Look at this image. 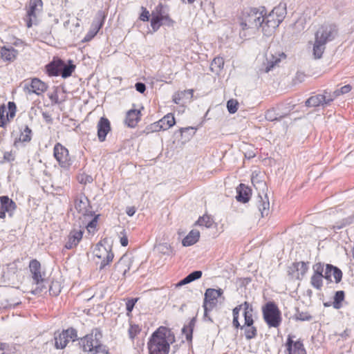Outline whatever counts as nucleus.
I'll use <instances>...</instances> for the list:
<instances>
[{
	"label": "nucleus",
	"instance_id": "423d86ee",
	"mask_svg": "<svg viewBox=\"0 0 354 354\" xmlns=\"http://www.w3.org/2000/svg\"><path fill=\"white\" fill-rule=\"evenodd\" d=\"M245 312H243V317L245 319L244 324L241 326V330H244L245 336L247 339L254 338L257 335V330L253 326V308L248 301H245Z\"/></svg>",
	"mask_w": 354,
	"mask_h": 354
},
{
	"label": "nucleus",
	"instance_id": "de8ad7c7",
	"mask_svg": "<svg viewBox=\"0 0 354 354\" xmlns=\"http://www.w3.org/2000/svg\"><path fill=\"white\" fill-rule=\"evenodd\" d=\"M78 180L81 184H87L93 182V177L87 174H82L78 177Z\"/></svg>",
	"mask_w": 354,
	"mask_h": 354
},
{
	"label": "nucleus",
	"instance_id": "a18cd8bd",
	"mask_svg": "<svg viewBox=\"0 0 354 354\" xmlns=\"http://www.w3.org/2000/svg\"><path fill=\"white\" fill-rule=\"evenodd\" d=\"M97 218H98V215L95 216L94 218H93L91 219V221H90L88 223V224L86 225V228L89 232H95L96 225H97Z\"/></svg>",
	"mask_w": 354,
	"mask_h": 354
},
{
	"label": "nucleus",
	"instance_id": "0eeeda50",
	"mask_svg": "<svg viewBox=\"0 0 354 354\" xmlns=\"http://www.w3.org/2000/svg\"><path fill=\"white\" fill-rule=\"evenodd\" d=\"M43 3L41 0H30L26 7V16L25 20L26 26L30 28L38 23V17L42 11Z\"/></svg>",
	"mask_w": 354,
	"mask_h": 354
},
{
	"label": "nucleus",
	"instance_id": "680f3d73",
	"mask_svg": "<svg viewBox=\"0 0 354 354\" xmlns=\"http://www.w3.org/2000/svg\"><path fill=\"white\" fill-rule=\"evenodd\" d=\"M351 88H352V87L350 84H346V85L342 86V88H340L339 91L342 95H344V94H346V93H348V92H350L351 91Z\"/></svg>",
	"mask_w": 354,
	"mask_h": 354
},
{
	"label": "nucleus",
	"instance_id": "f3484780",
	"mask_svg": "<svg viewBox=\"0 0 354 354\" xmlns=\"http://www.w3.org/2000/svg\"><path fill=\"white\" fill-rule=\"evenodd\" d=\"M15 203L6 196H0V218L6 217V212H8L10 216L15 209Z\"/></svg>",
	"mask_w": 354,
	"mask_h": 354
},
{
	"label": "nucleus",
	"instance_id": "ddd939ff",
	"mask_svg": "<svg viewBox=\"0 0 354 354\" xmlns=\"http://www.w3.org/2000/svg\"><path fill=\"white\" fill-rule=\"evenodd\" d=\"M223 291L221 288L218 290L208 288L206 290L203 303L205 317L207 316V311L212 310V308L216 304L217 298L219 297L223 294Z\"/></svg>",
	"mask_w": 354,
	"mask_h": 354
},
{
	"label": "nucleus",
	"instance_id": "a878e982",
	"mask_svg": "<svg viewBox=\"0 0 354 354\" xmlns=\"http://www.w3.org/2000/svg\"><path fill=\"white\" fill-rule=\"evenodd\" d=\"M1 58L5 62H13L18 54V51L13 47L3 46L0 50Z\"/></svg>",
	"mask_w": 354,
	"mask_h": 354
},
{
	"label": "nucleus",
	"instance_id": "f704fd0d",
	"mask_svg": "<svg viewBox=\"0 0 354 354\" xmlns=\"http://www.w3.org/2000/svg\"><path fill=\"white\" fill-rule=\"evenodd\" d=\"M344 299V292L342 290L337 291L334 296L333 306L335 309H339L342 307V302Z\"/></svg>",
	"mask_w": 354,
	"mask_h": 354
},
{
	"label": "nucleus",
	"instance_id": "9d476101",
	"mask_svg": "<svg viewBox=\"0 0 354 354\" xmlns=\"http://www.w3.org/2000/svg\"><path fill=\"white\" fill-rule=\"evenodd\" d=\"M281 57H285L284 53H277L270 46L265 54V61L260 70L268 73L281 61Z\"/></svg>",
	"mask_w": 354,
	"mask_h": 354
},
{
	"label": "nucleus",
	"instance_id": "f03ea898",
	"mask_svg": "<svg viewBox=\"0 0 354 354\" xmlns=\"http://www.w3.org/2000/svg\"><path fill=\"white\" fill-rule=\"evenodd\" d=\"M175 342L174 333L168 328L160 326L154 331L147 343L149 354H168L170 344Z\"/></svg>",
	"mask_w": 354,
	"mask_h": 354
},
{
	"label": "nucleus",
	"instance_id": "a19ab883",
	"mask_svg": "<svg viewBox=\"0 0 354 354\" xmlns=\"http://www.w3.org/2000/svg\"><path fill=\"white\" fill-rule=\"evenodd\" d=\"M224 65V60L222 57H216L213 59L211 64V68L212 71L216 68V71H219Z\"/></svg>",
	"mask_w": 354,
	"mask_h": 354
},
{
	"label": "nucleus",
	"instance_id": "4468645a",
	"mask_svg": "<svg viewBox=\"0 0 354 354\" xmlns=\"http://www.w3.org/2000/svg\"><path fill=\"white\" fill-rule=\"evenodd\" d=\"M23 89L26 95L34 93L39 95L46 91L47 86L38 78H33L30 81H27L24 83Z\"/></svg>",
	"mask_w": 354,
	"mask_h": 354
},
{
	"label": "nucleus",
	"instance_id": "cd10ccee",
	"mask_svg": "<svg viewBox=\"0 0 354 354\" xmlns=\"http://www.w3.org/2000/svg\"><path fill=\"white\" fill-rule=\"evenodd\" d=\"M62 59H54L46 66V71L50 76H58L60 72Z\"/></svg>",
	"mask_w": 354,
	"mask_h": 354
},
{
	"label": "nucleus",
	"instance_id": "b1692460",
	"mask_svg": "<svg viewBox=\"0 0 354 354\" xmlns=\"http://www.w3.org/2000/svg\"><path fill=\"white\" fill-rule=\"evenodd\" d=\"M88 207V200L84 195H80L75 199V208L79 212L82 214L84 216H87L89 210Z\"/></svg>",
	"mask_w": 354,
	"mask_h": 354
},
{
	"label": "nucleus",
	"instance_id": "7ed1b4c3",
	"mask_svg": "<svg viewBox=\"0 0 354 354\" xmlns=\"http://www.w3.org/2000/svg\"><path fill=\"white\" fill-rule=\"evenodd\" d=\"M337 34V29L334 25L322 26L315 33V41L313 52L315 59L322 57L326 43L333 41Z\"/></svg>",
	"mask_w": 354,
	"mask_h": 354
},
{
	"label": "nucleus",
	"instance_id": "473e14b6",
	"mask_svg": "<svg viewBox=\"0 0 354 354\" xmlns=\"http://www.w3.org/2000/svg\"><path fill=\"white\" fill-rule=\"evenodd\" d=\"M245 302L241 305H239L237 306H236L234 309H233V321H232V324H233V326L236 328H240L241 329V326L239 322V312L240 311H243L245 312Z\"/></svg>",
	"mask_w": 354,
	"mask_h": 354
},
{
	"label": "nucleus",
	"instance_id": "052dcab7",
	"mask_svg": "<svg viewBox=\"0 0 354 354\" xmlns=\"http://www.w3.org/2000/svg\"><path fill=\"white\" fill-rule=\"evenodd\" d=\"M140 19L142 21H147L149 19V12L146 9L143 10L142 14L140 16Z\"/></svg>",
	"mask_w": 354,
	"mask_h": 354
},
{
	"label": "nucleus",
	"instance_id": "393cba45",
	"mask_svg": "<svg viewBox=\"0 0 354 354\" xmlns=\"http://www.w3.org/2000/svg\"><path fill=\"white\" fill-rule=\"evenodd\" d=\"M251 189L244 184H240L236 189L237 195L236 198L238 201L247 203L251 196Z\"/></svg>",
	"mask_w": 354,
	"mask_h": 354
},
{
	"label": "nucleus",
	"instance_id": "0e129e2a",
	"mask_svg": "<svg viewBox=\"0 0 354 354\" xmlns=\"http://www.w3.org/2000/svg\"><path fill=\"white\" fill-rule=\"evenodd\" d=\"M6 122V119L4 118L3 111H0V127H3Z\"/></svg>",
	"mask_w": 354,
	"mask_h": 354
},
{
	"label": "nucleus",
	"instance_id": "13d9d810",
	"mask_svg": "<svg viewBox=\"0 0 354 354\" xmlns=\"http://www.w3.org/2000/svg\"><path fill=\"white\" fill-rule=\"evenodd\" d=\"M3 159L6 162H11L15 160V156L12 151H6L3 154Z\"/></svg>",
	"mask_w": 354,
	"mask_h": 354
},
{
	"label": "nucleus",
	"instance_id": "6e6d98bb",
	"mask_svg": "<svg viewBox=\"0 0 354 354\" xmlns=\"http://www.w3.org/2000/svg\"><path fill=\"white\" fill-rule=\"evenodd\" d=\"M294 342L290 336L288 337L286 342V346H287V354H292V346H294Z\"/></svg>",
	"mask_w": 354,
	"mask_h": 354
},
{
	"label": "nucleus",
	"instance_id": "bf43d9fd",
	"mask_svg": "<svg viewBox=\"0 0 354 354\" xmlns=\"http://www.w3.org/2000/svg\"><path fill=\"white\" fill-rule=\"evenodd\" d=\"M135 88L136 91L140 93H143L146 90L145 84L142 82H137L135 85Z\"/></svg>",
	"mask_w": 354,
	"mask_h": 354
},
{
	"label": "nucleus",
	"instance_id": "5fc2aeb1",
	"mask_svg": "<svg viewBox=\"0 0 354 354\" xmlns=\"http://www.w3.org/2000/svg\"><path fill=\"white\" fill-rule=\"evenodd\" d=\"M60 292V290L58 287L57 283H53L52 286H50L49 292L50 295L57 296Z\"/></svg>",
	"mask_w": 354,
	"mask_h": 354
},
{
	"label": "nucleus",
	"instance_id": "e2e57ef3",
	"mask_svg": "<svg viewBox=\"0 0 354 354\" xmlns=\"http://www.w3.org/2000/svg\"><path fill=\"white\" fill-rule=\"evenodd\" d=\"M42 117L45 120V121L48 123L52 122V118L50 115L47 112H43L42 113Z\"/></svg>",
	"mask_w": 354,
	"mask_h": 354
},
{
	"label": "nucleus",
	"instance_id": "4d7b16f0",
	"mask_svg": "<svg viewBox=\"0 0 354 354\" xmlns=\"http://www.w3.org/2000/svg\"><path fill=\"white\" fill-rule=\"evenodd\" d=\"M120 234H121V236H120V244L125 247L128 245V238H127V233L124 230H123L122 232H120Z\"/></svg>",
	"mask_w": 354,
	"mask_h": 354
},
{
	"label": "nucleus",
	"instance_id": "f8f14e48",
	"mask_svg": "<svg viewBox=\"0 0 354 354\" xmlns=\"http://www.w3.org/2000/svg\"><path fill=\"white\" fill-rule=\"evenodd\" d=\"M77 337V332L73 328L63 330L58 335H55V346L57 349H62L70 341L74 342Z\"/></svg>",
	"mask_w": 354,
	"mask_h": 354
},
{
	"label": "nucleus",
	"instance_id": "338daca9",
	"mask_svg": "<svg viewBox=\"0 0 354 354\" xmlns=\"http://www.w3.org/2000/svg\"><path fill=\"white\" fill-rule=\"evenodd\" d=\"M180 100V97H174L173 98V101H174L176 104H179Z\"/></svg>",
	"mask_w": 354,
	"mask_h": 354
},
{
	"label": "nucleus",
	"instance_id": "bb28decb",
	"mask_svg": "<svg viewBox=\"0 0 354 354\" xmlns=\"http://www.w3.org/2000/svg\"><path fill=\"white\" fill-rule=\"evenodd\" d=\"M140 119V111L136 109L129 110L126 115L125 122L131 128L135 127Z\"/></svg>",
	"mask_w": 354,
	"mask_h": 354
},
{
	"label": "nucleus",
	"instance_id": "603ef678",
	"mask_svg": "<svg viewBox=\"0 0 354 354\" xmlns=\"http://www.w3.org/2000/svg\"><path fill=\"white\" fill-rule=\"evenodd\" d=\"M158 250L160 252L169 254L170 251V247L167 243H160L158 245Z\"/></svg>",
	"mask_w": 354,
	"mask_h": 354
},
{
	"label": "nucleus",
	"instance_id": "c85d7f7f",
	"mask_svg": "<svg viewBox=\"0 0 354 354\" xmlns=\"http://www.w3.org/2000/svg\"><path fill=\"white\" fill-rule=\"evenodd\" d=\"M257 206L262 217L268 215L270 203L266 194L264 195V198L260 195L259 196Z\"/></svg>",
	"mask_w": 354,
	"mask_h": 354
},
{
	"label": "nucleus",
	"instance_id": "39448f33",
	"mask_svg": "<svg viewBox=\"0 0 354 354\" xmlns=\"http://www.w3.org/2000/svg\"><path fill=\"white\" fill-rule=\"evenodd\" d=\"M29 268L32 274L33 283L37 285V287L32 290V292L34 295L39 294L43 291L44 289L46 288V286L44 285L45 273L41 271V264L36 259L30 261Z\"/></svg>",
	"mask_w": 354,
	"mask_h": 354
},
{
	"label": "nucleus",
	"instance_id": "e433bc0d",
	"mask_svg": "<svg viewBox=\"0 0 354 354\" xmlns=\"http://www.w3.org/2000/svg\"><path fill=\"white\" fill-rule=\"evenodd\" d=\"M283 116L277 113L274 109H271L266 112L265 118L269 121H275L281 120Z\"/></svg>",
	"mask_w": 354,
	"mask_h": 354
},
{
	"label": "nucleus",
	"instance_id": "69168bd1",
	"mask_svg": "<svg viewBox=\"0 0 354 354\" xmlns=\"http://www.w3.org/2000/svg\"><path fill=\"white\" fill-rule=\"evenodd\" d=\"M135 212L136 211L133 207L129 208L127 211V214L130 216H132L135 214Z\"/></svg>",
	"mask_w": 354,
	"mask_h": 354
},
{
	"label": "nucleus",
	"instance_id": "58836bf2",
	"mask_svg": "<svg viewBox=\"0 0 354 354\" xmlns=\"http://www.w3.org/2000/svg\"><path fill=\"white\" fill-rule=\"evenodd\" d=\"M31 129L26 126L24 131L21 133L19 136V140L21 142H29L31 140Z\"/></svg>",
	"mask_w": 354,
	"mask_h": 354
},
{
	"label": "nucleus",
	"instance_id": "c03bdc74",
	"mask_svg": "<svg viewBox=\"0 0 354 354\" xmlns=\"http://www.w3.org/2000/svg\"><path fill=\"white\" fill-rule=\"evenodd\" d=\"M165 24L162 21L160 20L157 17H151V26L153 32L157 31L162 24Z\"/></svg>",
	"mask_w": 354,
	"mask_h": 354
},
{
	"label": "nucleus",
	"instance_id": "20e7f679",
	"mask_svg": "<svg viewBox=\"0 0 354 354\" xmlns=\"http://www.w3.org/2000/svg\"><path fill=\"white\" fill-rule=\"evenodd\" d=\"M263 317L270 328H277L281 322V312L272 301L268 302L262 308Z\"/></svg>",
	"mask_w": 354,
	"mask_h": 354
},
{
	"label": "nucleus",
	"instance_id": "c9c22d12",
	"mask_svg": "<svg viewBox=\"0 0 354 354\" xmlns=\"http://www.w3.org/2000/svg\"><path fill=\"white\" fill-rule=\"evenodd\" d=\"M214 223L213 218L209 215H203L200 217L196 222V224L200 226H205L207 228H209Z\"/></svg>",
	"mask_w": 354,
	"mask_h": 354
},
{
	"label": "nucleus",
	"instance_id": "7c9ffc66",
	"mask_svg": "<svg viewBox=\"0 0 354 354\" xmlns=\"http://www.w3.org/2000/svg\"><path fill=\"white\" fill-rule=\"evenodd\" d=\"M202 272L201 270H196L190 274H189L187 277H185L183 279L180 280L177 284L176 286H182L183 285L189 283L196 279H200L202 277Z\"/></svg>",
	"mask_w": 354,
	"mask_h": 354
},
{
	"label": "nucleus",
	"instance_id": "dca6fc26",
	"mask_svg": "<svg viewBox=\"0 0 354 354\" xmlns=\"http://www.w3.org/2000/svg\"><path fill=\"white\" fill-rule=\"evenodd\" d=\"M175 124V118L172 114H167L165 115L158 122H155L151 126V129L153 131H158L160 130L165 131Z\"/></svg>",
	"mask_w": 354,
	"mask_h": 354
},
{
	"label": "nucleus",
	"instance_id": "6e6552de",
	"mask_svg": "<svg viewBox=\"0 0 354 354\" xmlns=\"http://www.w3.org/2000/svg\"><path fill=\"white\" fill-rule=\"evenodd\" d=\"M94 256L98 259L97 263L100 264V269H103L112 261L113 254L110 249H107L101 243H97L93 250Z\"/></svg>",
	"mask_w": 354,
	"mask_h": 354
},
{
	"label": "nucleus",
	"instance_id": "f257e3e1",
	"mask_svg": "<svg viewBox=\"0 0 354 354\" xmlns=\"http://www.w3.org/2000/svg\"><path fill=\"white\" fill-rule=\"evenodd\" d=\"M263 12V10L259 11L257 8L244 11L240 23L242 30H256L261 27L265 35H271L286 17V4L280 3L268 15L265 16Z\"/></svg>",
	"mask_w": 354,
	"mask_h": 354
},
{
	"label": "nucleus",
	"instance_id": "4be33fe9",
	"mask_svg": "<svg viewBox=\"0 0 354 354\" xmlns=\"http://www.w3.org/2000/svg\"><path fill=\"white\" fill-rule=\"evenodd\" d=\"M132 263L133 258L128 254H124L116 263L115 268L125 276L126 273L131 270Z\"/></svg>",
	"mask_w": 354,
	"mask_h": 354
},
{
	"label": "nucleus",
	"instance_id": "ea45409f",
	"mask_svg": "<svg viewBox=\"0 0 354 354\" xmlns=\"http://www.w3.org/2000/svg\"><path fill=\"white\" fill-rule=\"evenodd\" d=\"M292 354H306L304 344L301 341H296L292 346Z\"/></svg>",
	"mask_w": 354,
	"mask_h": 354
},
{
	"label": "nucleus",
	"instance_id": "4c0bfd02",
	"mask_svg": "<svg viewBox=\"0 0 354 354\" xmlns=\"http://www.w3.org/2000/svg\"><path fill=\"white\" fill-rule=\"evenodd\" d=\"M323 277L324 275L313 274L310 279L311 285L316 289L320 290L323 285Z\"/></svg>",
	"mask_w": 354,
	"mask_h": 354
},
{
	"label": "nucleus",
	"instance_id": "5701e85b",
	"mask_svg": "<svg viewBox=\"0 0 354 354\" xmlns=\"http://www.w3.org/2000/svg\"><path fill=\"white\" fill-rule=\"evenodd\" d=\"M332 277L334 278L335 283H338L342 279V272L337 267L333 266L330 264H327L324 278L331 281L330 277Z\"/></svg>",
	"mask_w": 354,
	"mask_h": 354
},
{
	"label": "nucleus",
	"instance_id": "9b49d317",
	"mask_svg": "<svg viewBox=\"0 0 354 354\" xmlns=\"http://www.w3.org/2000/svg\"><path fill=\"white\" fill-rule=\"evenodd\" d=\"M53 155L62 167L68 169L71 165L68 150L60 143H57L54 146Z\"/></svg>",
	"mask_w": 354,
	"mask_h": 354
},
{
	"label": "nucleus",
	"instance_id": "8fccbe9b",
	"mask_svg": "<svg viewBox=\"0 0 354 354\" xmlns=\"http://www.w3.org/2000/svg\"><path fill=\"white\" fill-rule=\"evenodd\" d=\"M315 275H323L324 265L321 263H315L313 267Z\"/></svg>",
	"mask_w": 354,
	"mask_h": 354
},
{
	"label": "nucleus",
	"instance_id": "6ab92c4d",
	"mask_svg": "<svg viewBox=\"0 0 354 354\" xmlns=\"http://www.w3.org/2000/svg\"><path fill=\"white\" fill-rule=\"evenodd\" d=\"M330 99H328L324 91L322 94H318L316 95L311 96L306 101V105L307 106L316 107L319 106H326L330 105L328 101Z\"/></svg>",
	"mask_w": 354,
	"mask_h": 354
},
{
	"label": "nucleus",
	"instance_id": "864d4df0",
	"mask_svg": "<svg viewBox=\"0 0 354 354\" xmlns=\"http://www.w3.org/2000/svg\"><path fill=\"white\" fill-rule=\"evenodd\" d=\"M138 299H131L127 301L126 303V309L127 312L130 313L132 311L136 303L137 302Z\"/></svg>",
	"mask_w": 354,
	"mask_h": 354
},
{
	"label": "nucleus",
	"instance_id": "09e8293b",
	"mask_svg": "<svg viewBox=\"0 0 354 354\" xmlns=\"http://www.w3.org/2000/svg\"><path fill=\"white\" fill-rule=\"evenodd\" d=\"M296 319L300 321H310L312 319V316L306 312H299L296 315Z\"/></svg>",
	"mask_w": 354,
	"mask_h": 354
},
{
	"label": "nucleus",
	"instance_id": "2eb2a0df",
	"mask_svg": "<svg viewBox=\"0 0 354 354\" xmlns=\"http://www.w3.org/2000/svg\"><path fill=\"white\" fill-rule=\"evenodd\" d=\"M105 17L106 15L104 11H97L92 22L91 28L84 39V41H88L91 40L97 35L104 24Z\"/></svg>",
	"mask_w": 354,
	"mask_h": 354
},
{
	"label": "nucleus",
	"instance_id": "49530a36",
	"mask_svg": "<svg viewBox=\"0 0 354 354\" xmlns=\"http://www.w3.org/2000/svg\"><path fill=\"white\" fill-rule=\"evenodd\" d=\"M140 331V329L138 325H131L128 330L129 337L133 339Z\"/></svg>",
	"mask_w": 354,
	"mask_h": 354
},
{
	"label": "nucleus",
	"instance_id": "a211bd4d",
	"mask_svg": "<svg viewBox=\"0 0 354 354\" xmlns=\"http://www.w3.org/2000/svg\"><path fill=\"white\" fill-rule=\"evenodd\" d=\"M151 17H157L160 20L169 26L173 24L168 14V8L166 6L159 3L151 12Z\"/></svg>",
	"mask_w": 354,
	"mask_h": 354
},
{
	"label": "nucleus",
	"instance_id": "774afa93",
	"mask_svg": "<svg viewBox=\"0 0 354 354\" xmlns=\"http://www.w3.org/2000/svg\"><path fill=\"white\" fill-rule=\"evenodd\" d=\"M351 252H352V256H353V257L354 259V246L353 247Z\"/></svg>",
	"mask_w": 354,
	"mask_h": 354
},
{
	"label": "nucleus",
	"instance_id": "2f4dec72",
	"mask_svg": "<svg viewBox=\"0 0 354 354\" xmlns=\"http://www.w3.org/2000/svg\"><path fill=\"white\" fill-rule=\"evenodd\" d=\"M75 68V66L72 64L71 61H69L68 64H66L65 62L62 60L59 75H61L63 78H67L72 75Z\"/></svg>",
	"mask_w": 354,
	"mask_h": 354
},
{
	"label": "nucleus",
	"instance_id": "1a4fd4ad",
	"mask_svg": "<svg viewBox=\"0 0 354 354\" xmlns=\"http://www.w3.org/2000/svg\"><path fill=\"white\" fill-rule=\"evenodd\" d=\"M101 333L97 329H95L91 334L86 335L82 338L80 344L82 346L84 351L90 353L94 348H97L101 344Z\"/></svg>",
	"mask_w": 354,
	"mask_h": 354
},
{
	"label": "nucleus",
	"instance_id": "c756f323",
	"mask_svg": "<svg viewBox=\"0 0 354 354\" xmlns=\"http://www.w3.org/2000/svg\"><path fill=\"white\" fill-rule=\"evenodd\" d=\"M200 237V233L197 230H192L183 240V246H190L196 243Z\"/></svg>",
	"mask_w": 354,
	"mask_h": 354
},
{
	"label": "nucleus",
	"instance_id": "37998d69",
	"mask_svg": "<svg viewBox=\"0 0 354 354\" xmlns=\"http://www.w3.org/2000/svg\"><path fill=\"white\" fill-rule=\"evenodd\" d=\"M325 91V93L326 95V97L328 99H330L329 101H328V103L329 104H330V103L335 99L337 98L338 96L341 95L342 94L340 93V91H339V89H336L335 91H334L333 92H330V91H328V90H324Z\"/></svg>",
	"mask_w": 354,
	"mask_h": 354
},
{
	"label": "nucleus",
	"instance_id": "aec40b11",
	"mask_svg": "<svg viewBox=\"0 0 354 354\" xmlns=\"http://www.w3.org/2000/svg\"><path fill=\"white\" fill-rule=\"evenodd\" d=\"M97 127L98 139L100 141L103 142L111 130L110 122L107 118L102 117L97 123Z\"/></svg>",
	"mask_w": 354,
	"mask_h": 354
},
{
	"label": "nucleus",
	"instance_id": "72a5a7b5",
	"mask_svg": "<svg viewBox=\"0 0 354 354\" xmlns=\"http://www.w3.org/2000/svg\"><path fill=\"white\" fill-rule=\"evenodd\" d=\"M293 267L298 272L297 278L299 279V274L301 277H304L307 272L308 270V263H305L304 261L295 263L293 264Z\"/></svg>",
	"mask_w": 354,
	"mask_h": 354
},
{
	"label": "nucleus",
	"instance_id": "3c124183",
	"mask_svg": "<svg viewBox=\"0 0 354 354\" xmlns=\"http://www.w3.org/2000/svg\"><path fill=\"white\" fill-rule=\"evenodd\" d=\"M91 354H109L106 347L100 344L97 348H94L90 352Z\"/></svg>",
	"mask_w": 354,
	"mask_h": 354
},
{
	"label": "nucleus",
	"instance_id": "412c9836",
	"mask_svg": "<svg viewBox=\"0 0 354 354\" xmlns=\"http://www.w3.org/2000/svg\"><path fill=\"white\" fill-rule=\"evenodd\" d=\"M83 232L80 230H72L68 236V240L65 243V248L72 249L77 245L82 238Z\"/></svg>",
	"mask_w": 354,
	"mask_h": 354
},
{
	"label": "nucleus",
	"instance_id": "79ce46f5",
	"mask_svg": "<svg viewBox=\"0 0 354 354\" xmlns=\"http://www.w3.org/2000/svg\"><path fill=\"white\" fill-rule=\"evenodd\" d=\"M239 103L236 100H230L227 102V108L230 113H234L238 110Z\"/></svg>",
	"mask_w": 354,
	"mask_h": 354
}]
</instances>
